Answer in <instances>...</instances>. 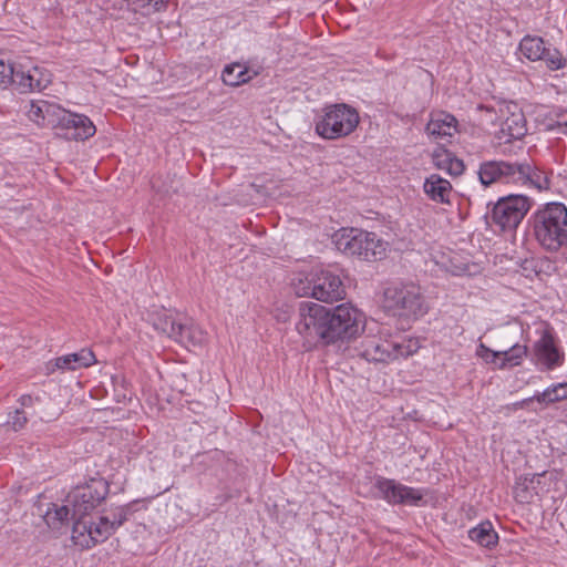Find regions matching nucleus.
I'll return each mask as SVG.
<instances>
[{"label":"nucleus","instance_id":"423d86ee","mask_svg":"<svg viewBox=\"0 0 567 567\" xmlns=\"http://www.w3.org/2000/svg\"><path fill=\"white\" fill-rule=\"evenodd\" d=\"M333 243L342 254L370 262L384 259L389 250V243L378 234L354 227L337 230Z\"/></svg>","mask_w":567,"mask_h":567},{"label":"nucleus","instance_id":"b1692460","mask_svg":"<svg viewBox=\"0 0 567 567\" xmlns=\"http://www.w3.org/2000/svg\"><path fill=\"white\" fill-rule=\"evenodd\" d=\"M257 72L241 63H231L225 66L221 79L226 85L239 86L257 76Z\"/></svg>","mask_w":567,"mask_h":567},{"label":"nucleus","instance_id":"20e7f679","mask_svg":"<svg viewBox=\"0 0 567 567\" xmlns=\"http://www.w3.org/2000/svg\"><path fill=\"white\" fill-rule=\"evenodd\" d=\"M381 307L390 316L409 321L420 319L430 310L421 287L414 282L388 285L382 293Z\"/></svg>","mask_w":567,"mask_h":567},{"label":"nucleus","instance_id":"e433bc0d","mask_svg":"<svg viewBox=\"0 0 567 567\" xmlns=\"http://www.w3.org/2000/svg\"><path fill=\"white\" fill-rule=\"evenodd\" d=\"M550 115L555 117V124H550L549 128H557L563 134L567 135V111L560 109L553 110Z\"/></svg>","mask_w":567,"mask_h":567},{"label":"nucleus","instance_id":"a878e982","mask_svg":"<svg viewBox=\"0 0 567 567\" xmlns=\"http://www.w3.org/2000/svg\"><path fill=\"white\" fill-rule=\"evenodd\" d=\"M152 324L155 330L166 334L171 339H175L177 331H179L181 321L167 310L155 311L151 317Z\"/></svg>","mask_w":567,"mask_h":567},{"label":"nucleus","instance_id":"4c0bfd02","mask_svg":"<svg viewBox=\"0 0 567 567\" xmlns=\"http://www.w3.org/2000/svg\"><path fill=\"white\" fill-rule=\"evenodd\" d=\"M28 419L22 411H16L14 415L11 419V426L14 431H19L24 427L27 424Z\"/></svg>","mask_w":567,"mask_h":567},{"label":"nucleus","instance_id":"2f4dec72","mask_svg":"<svg viewBox=\"0 0 567 567\" xmlns=\"http://www.w3.org/2000/svg\"><path fill=\"white\" fill-rule=\"evenodd\" d=\"M417 227L424 235L435 234L440 229L439 212L435 208H425L420 212Z\"/></svg>","mask_w":567,"mask_h":567},{"label":"nucleus","instance_id":"2eb2a0df","mask_svg":"<svg viewBox=\"0 0 567 567\" xmlns=\"http://www.w3.org/2000/svg\"><path fill=\"white\" fill-rule=\"evenodd\" d=\"M375 487L390 505L421 506L427 489L404 485L392 478L379 477Z\"/></svg>","mask_w":567,"mask_h":567},{"label":"nucleus","instance_id":"f257e3e1","mask_svg":"<svg viewBox=\"0 0 567 567\" xmlns=\"http://www.w3.org/2000/svg\"><path fill=\"white\" fill-rule=\"evenodd\" d=\"M528 221L539 247L550 254L561 251V260L567 262V206L560 202L544 204Z\"/></svg>","mask_w":567,"mask_h":567},{"label":"nucleus","instance_id":"c85d7f7f","mask_svg":"<svg viewBox=\"0 0 567 567\" xmlns=\"http://www.w3.org/2000/svg\"><path fill=\"white\" fill-rule=\"evenodd\" d=\"M567 399V381L554 383L547 386L543 392L524 400V403L536 400L540 404L556 403Z\"/></svg>","mask_w":567,"mask_h":567},{"label":"nucleus","instance_id":"f03ea898","mask_svg":"<svg viewBox=\"0 0 567 567\" xmlns=\"http://www.w3.org/2000/svg\"><path fill=\"white\" fill-rule=\"evenodd\" d=\"M478 177L485 186L501 182L539 192L547 190L550 187L548 174L528 162H484L480 166Z\"/></svg>","mask_w":567,"mask_h":567},{"label":"nucleus","instance_id":"5701e85b","mask_svg":"<svg viewBox=\"0 0 567 567\" xmlns=\"http://www.w3.org/2000/svg\"><path fill=\"white\" fill-rule=\"evenodd\" d=\"M70 509L66 505L51 504L43 515L49 530L55 536L65 534L69 527Z\"/></svg>","mask_w":567,"mask_h":567},{"label":"nucleus","instance_id":"f8f14e48","mask_svg":"<svg viewBox=\"0 0 567 567\" xmlns=\"http://www.w3.org/2000/svg\"><path fill=\"white\" fill-rule=\"evenodd\" d=\"M532 205V199L526 195L512 194L501 197L492 209V221L503 231H514L520 225Z\"/></svg>","mask_w":567,"mask_h":567},{"label":"nucleus","instance_id":"4be33fe9","mask_svg":"<svg viewBox=\"0 0 567 567\" xmlns=\"http://www.w3.org/2000/svg\"><path fill=\"white\" fill-rule=\"evenodd\" d=\"M62 121L66 130L70 131L68 136L74 140H87L96 132L93 122L83 114L69 113Z\"/></svg>","mask_w":567,"mask_h":567},{"label":"nucleus","instance_id":"58836bf2","mask_svg":"<svg viewBox=\"0 0 567 567\" xmlns=\"http://www.w3.org/2000/svg\"><path fill=\"white\" fill-rule=\"evenodd\" d=\"M411 234H413V235H412V237L410 238V241H411V243H412L414 239H417V238L420 237V236H419V234H417V233H414L413 230H411Z\"/></svg>","mask_w":567,"mask_h":567},{"label":"nucleus","instance_id":"72a5a7b5","mask_svg":"<svg viewBox=\"0 0 567 567\" xmlns=\"http://www.w3.org/2000/svg\"><path fill=\"white\" fill-rule=\"evenodd\" d=\"M130 6L135 12H140L144 16L166 9V2L164 0H131Z\"/></svg>","mask_w":567,"mask_h":567},{"label":"nucleus","instance_id":"6ab92c4d","mask_svg":"<svg viewBox=\"0 0 567 567\" xmlns=\"http://www.w3.org/2000/svg\"><path fill=\"white\" fill-rule=\"evenodd\" d=\"M422 189L424 195L435 204H452L453 186L449 179L436 173L430 174L425 177Z\"/></svg>","mask_w":567,"mask_h":567},{"label":"nucleus","instance_id":"412c9836","mask_svg":"<svg viewBox=\"0 0 567 567\" xmlns=\"http://www.w3.org/2000/svg\"><path fill=\"white\" fill-rule=\"evenodd\" d=\"M96 362L94 353L89 349H81L79 352L65 354L53 361V368H49L50 372L54 369L62 371H74L82 368H89Z\"/></svg>","mask_w":567,"mask_h":567},{"label":"nucleus","instance_id":"473e14b6","mask_svg":"<svg viewBox=\"0 0 567 567\" xmlns=\"http://www.w3.org/2000/svg\"><path fill=\"white\" fill-rule=\"evenodd\" d=\"M527 347L523 344H514L508 350L502 351L503 363L501 364V368L507 369L522 364L524 359L527 357Z\"/></svg>","mask_w":567,"mask_h":567},{"label":"nucleus","instance_id":"0eeeda50","mask_svg":"<svg viewBox=\"0 0 567 567\" xmlns=\"http://www.w3.org/2000/svg\"><path fill=\"white\" fill-rule=\"evenodd\" d=\"M72 526V543L81 549H91L109 539L125 520L121 512L111 519L106 515L74 516Z\"/></svg>","mask_w":567,"mask_h":567},{"label":"nucleus","instance_id":"c9c22d12","mask_svg":"<svg viewBox=\"0 0 567 567\" xmlns=\"http://www.w3.org/2000/svg\"><path fill=\"white\" fill-rule=\"evenodd\" d=\"M17 64L11 63L3 53H0V87L6 89L13 83Z\"/></svg>","mask_w":567,"mask_h":567},{"label":"nucleus","instance_id":"f704fd0d","mask_svg":"<svg viewBox=\"0 0 567 567\" xmlns=\"http://www.w3.org/2000/svg\"><path fill=\"white\" fill-rule=\"evenodd\" d=\"M476 357L483 360L486 364L492 365L494 369H504L501 368V364L503 363L502 351H494L482 342L476 348Z\"/></svg>","mask_w":567,"mask_h":567},{"label":"nucleus","instance_id":"f3484780","mask_svg":"<svg viewBox=\"0 0 567 567\" xmlns=\"http://www.w3.org/2000/svg\"><path fill=\"white\" fill-rule=\"evenodd\" d=\"M52 82V74L45 68L34 65L29 58L17 63L16 84L22 92L41 91Z\"/></svg>","mask_w":567,"mask_h":567},{"label":"nucleus","instance_id":"dca6fc26","mask_svg":"<svg viewBox=\"0 0 567 567\" xmlns=\"http://www.w3.org/2000/svg\"><path fill=\"white\" fill-rule=\"evenodd\" d=\"M518 50L528 61H544L551 71L560 70L565 66V59L557 49L546 47L543 38L537 35H525L518 44Z\"/></svg>","mask_w":567,"mask_h":567},{"label":"nucleus","instance_id":"4468645a","mask_svg":"<svg viewBox=\"0 0 567 567\" xmlns=\"http://www.w3.org/2000/svg\"><path fill=\"white\" fill-rule=\"evenodd\" d=\"M559 474L556 471H544L528 474L516 480L514 497L520 504H530L534 499L543 498L558 488Z\"/></svg>","mask_w":567,"mask_h":567},{"label":"nucleus","instance_id":"7ed1b4c3","mask_svg":"<svg viewBox=\"0 0 567 567\" xmlns=\"http://www.w3.org/2000/svg\"><path fill=\"white\" fill-rule=\"evenodd\" d=\"M421 348L416 337H404L380 328L375 333L364 336L359 347V354L368 362L390 364L415 354Z\"/></svg>","mask_w":567,"mask_h":567},{"label":"nucleus","instance_id":"393cba45","mask_svg":"<svg viewBox=\"0 0 567 567\" xmlns=\"http://www.w3.org/2000/svg\"><path fill=\"white\" fill-rule=\"evenodd\" d=\"M468 537L482 547L493 548L498 543V534L489 520L481 522L468 530Z\"/></svg>","mask_w":567,"mask_h":567},{"label":"nucleus","instance_id":"cd10ccee","mask_svg":"<svg viewBox=\"0 0 567 567\" xmlns=\"http://www.w3.org/2000/svg\"><path fill=\"white\" fill-rule=\"evenodd\" d=\"M433 165L442 171H446L451 174H462L464 171V164L462 161L455 158L452 153H450L444 147H436L432 154Z\"/></svg>","mask_w":567,"mask_h":567},{"label":"nucleus","instance_id":"9d476101","mask_svg":"<svg viewBox=\"0 0 567 567\" xmlns=\"http://www.w3.org/2000/svg\"><path fill=\"white\" fill-rule=\"evenodd\" d=\"M330 346L350 343L364 332L367 316L351 302L329 308Z\"/></svg>","mask_w":567,"mask_h":567},{"label":"nucleus","instance_id":"39448f33","mask_svg":"<svg viewBox=\"0 0 567 567\" xmlns=\"http://www.w3.org/2000/svg\"><path fill=\"white\" fill-rule=\"evenodd\" d=\"M295 330L301 339L305 350H315L330 346L329 308L313 302L302 301L298 306Z\"/></svg>","mask_w":567,"mask_h":567},{"label":"nucleus","instance_id":"a211bd4d","mask_svg":"<svg viewBox=\"0 0 567 567\" xmlns=\"http://www.w3.org/2000/svg\"><path fill=\"white\" fill-rule=\"evenodd\" d=\"M313 299L332 303L343 298L344 289L339 275L329 269L316 268Z\"/></svg>","mask_w":567,"mask_h":567},{"label":"nucleus","instance_id":"6e6552de","mask_svg":"<svg viewBox=\"0 0 567 567\" xmlns=\"http://www.w3.org/2000/svg\"><path fill=\"white\" fill-rule=\"evenodd\" d=\"M360 123L358 111L346 104L324 106L315 117V132L323 140L334 141L352 134Z\"/></svg>","mask_w":567,"mask_h":567},{"label":"nucleus","instance_id":"9b49d317","mask_svg":"<svg viewBox=\"0 0 567 567\" xmlns=\"http://www.w3.org/2000/svg\"><path fill=\"white\" fill-rule=\"evenodd\" d=\"M538 339L532 347V361L540 371H553L565 363V351L554 328L542 322L536 329Z\"/></svg>","mask_w":567,"mask_h":567},{"label":"nucleus","instance_id":"1a4fd4ad","mask_svg":"<svg viewBox=\"0 0 567 567\" xmlns=\"http://www.w3.org/2000/svg\"><path fill=\"white\" fill-rule=\"evenodd\" d=\"M482 120L499 125L495 137L501 143L520 140L527 132L526 118L522 107L513 101L498 102L494 107L480 106Z\"/></svg>","mask_w":567,"mask_h":567},{"label":"nucleus","instance_id":"7c9ffc66","mask_svg":"<svg viewBox=\"0 0 567 567\" xmlns=\"http://www.w3.org/2000/svg\"><path fill=\"white\" fill-rule=\"evenodd\" d=\"M56 105L49 103L48 101L38 100L31 101L27 111V115L30 121L37 125H44L47 117L53 114Z\"/></svg>","mask_w":567,"mask_h":567},{"label":"nucleus","instance_id":"aec40b11","mask_svg":"<svg viewBox=\"0 0 567 567\" xmlns=\"http://www.w3.org/2000/svg\"><path fill=\"white\" fill-rule=\"evenodd\" d=\"M457 131L456 118L446 112H432L426 125L427 135L436 142L449 140Z\"/></svg>","mask_w":567,"mask_h":567},{"label":"nucleus","instance_id":"c756f323","mask_svg":"<svg viewBox=\"0 0 567 567\" xmlns=\"http://www.w3.org/2000/svg\"><path fill=\"white\" fill-rule=\"evenodd\" d=\"M316 281V268L310 271H299L291 279V287L298 297L313 298V284Z\"/></svg>","mask_w":567,"mask_h":567},{"label":"nucleus","instance_id":"ddd939ff","mask_svg":"<svg viewBox=\"0 0 567 567\" xmlns=\"http://www.w3.org/2000/svg\"><path fill=\"white\" fill-rule=\"evenodd\" d=\"M110 492V485L103 477H92L83 485L74 487L68 495L72 506V517L95 514Z\"/></svg>","mask_w":567,"mask_h":567},{"label":"nucleus","instance_id":"bb28decb","mask_svg":"<svg viewBox=\"0 0 567 567\" xmlns=\"http://www.w3.org/2000/svg\"><path fill=\"white\" fill-rule=\"evenodd\" d=\"M178 330L174 340L185 348L202 346L206 341V332L194 323L182 322Z\"/></svg>","mask_w":567,"mask_h":567}]
</instances>
